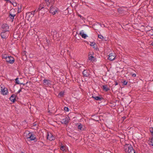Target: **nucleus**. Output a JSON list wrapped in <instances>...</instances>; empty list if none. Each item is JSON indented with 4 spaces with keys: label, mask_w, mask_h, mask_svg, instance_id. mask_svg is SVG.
Segmentation results:
<instances>
[{
    "label": "nucleus",
    "mask_w": 153,
    "mask_h": 153,
    "mask_svg": "<svg viewBox=\"0 0 153 153\" xmlns=\"http://www.w3.org/2000/svg\"><path fill=\"white\" fill-rule=\"evenodd\" d=\"M124 149L125 152L127 153H137L132 146L129 144H126L124 145Z\"/></svg>",
    "instance_id": "1"
},
{
    "label": "nucleus",
    "mask_w": 153,
    "mask_h": 153,
    "mask_svg": "<svg viewBox=\"0 0 153 153\" xmlns=\"http://www.w3.org/2000/svg\"><path fill=\"white\" fill-rule=\"evenodd\" d=\"M26 137L27 140L28 141L33 140L36 139L35 135L31 132L29 133Z\"/></svg>",
    "instance_id": "2"
},
{
    "label": "nucleus",
    "mask_w": 153,
    "mask_h": 153,
    "mask_svg": "<svg viewBox=\"0 0 153 153\" xmlns=\"http://www.w3.org/2000/svg\"><path fill=\"white\" fill-rule=\"evenodd\" d=\"M61 119L62 120L61 122L62 123L66 124L68 123L70 118L68 117L63 116L62 117Z\"/></svg>",
    "instance_id": "3"
},
{
    "label": "nucleus",
    "mask_w": 153,
    "mask_h": 153,
    "mask_svg": "<svg viewBox=\"0 0 153 153\" xmlns=\"http://www.w3.org/2000/svg\"><path fill=\"white\" fill-rule=\"evenodd\" d=\"M58 9L55 7H53V5L50 6V12L51 13L53 14V15H55L57 12Z\"/></svg>",
    "instance_id": "4"
},
{
    "label": "nucleus",
    "mask_w": 153,
    "mask_h": 153,
    "mask_svg": "<svg viewBox=\"0 0 153 153\" xmlns=\"http://www.w3.org/2000/svg\"><path fill=\"white\" fill-rule=\"evenodd\" d=\"M6 61L8 63L13 64L14 62V58L12 56H8L6 59Z\"/></svg>",
    "instance_id": "5"
},
{
    "label": "nucleus",
    "mask_w": 153,
    "mask_h": 153,
    "mask_svg": "<svg viewBox=\"0 0 153 153\" xmlns=\"http://www.w3.org/2000/svg\"><path fill=\"white\" fill-rule=\"evenodd\" d=\"M3 31V32L1 33V38L3 39H6L9 36V32L4 31V30Z\"/></svg>",
    "instance_id": "6"
},
{
    "label": "nucleus",
    "mask_w": 153,
    "mask_h": 153,
    "mask_svg": "<svg viewBox=\"0 0 153 153\" xmlns=\"http://www.w3.org/2000/svg\"><path fill=\"white\" fill-rule=\"evenodd\" d=\"M47 138V139L51 141L54 140L55 139L54 136L50 133H48Z\"/></svg>",
    "instance_id": "7"
},
{
    "label": "nucleus",
    "mask_w": 153,
    "mask_h": 153,
    "mask_svg": "<svg viewBox=\"0 0 153 153\" xmlns=\"http://www.w3.org/2000/svg\"><path fill=\"white\" fill-rule=\"evenodd\" d=\"M1 27L4 29V31L6 32H8L9 26L6 24H4L1 25Z\"/></svg>",
    "instance_id": "8"
},
{
    "label": "nucleus",
    "mask_w": 153,
    "mask_h": 153,
    "mask_svg": "<svg viewBox=\"0 0 153 153\" xmlns=\"http://www.w3.org/2000/svg\"><path fill=\"white\" fill-rule=\"evenodd\" d=\"M48 6H52L54 4V0H45Z\"/></svg>",
    "instance_id": "9"
},
{
    "label": "nucleus",
    "mask_w": 153,
    "mask_h": 153,
    "mask_svg": "<svg viewBox=\"0 0 153 153\" xmlns=\"http://www.w3.org/2000/svg\"><path fill=\"white\" fill-rule=\"evenodd\" d=\"M13 10H11L9 12V18H10L11 19V21L13 22L14 19V17L16 16V15L15 14H12V12Z\"/></svg>",
    "instance_id": "10"
},
{
    "label": "nucleus",
    "mask_w": 153,
    "mask_h": 153,
    "mask_svg": "<svg viewBox=\"0 0 153 153\" xmlns=\"http://www.w3.org/2000/svg\"><path fill=\"white\" fill-rule=\"evenodd\" d=\"M82 74L84 77H88L90 75L89 71L85 69L82 71Z\"/></svg>",
    "instance_id": "11"
},
{
    "label": "nucleus",
    "mask_w": 153,
    "mask_h": 153,
    "mask_svg": "<svg viewBox=\"0 0 153 153\" xmlns=\"http://www.w3.org/2000/svg\"><path fill=\"white\" fill-rule=\"evenodd\" d=\"M101 26V25L100 23L97 22L93 26V28L95 30H97L99 29Z\"/></svg>",
    "instance_id": "12"
},
{
    "label": "nucleus",
    "mask_w": 153,
    "mask_h": 153,
    "mask_svg": "<svg viewBox=\"0 0 153 153\" xmlns=\"http://www.w3.org/2000/svg\"><path fill=\"white\" fill-rule=\"evenodd\" d=\"M45 4V3H42L41 4H40L39 5L38 8L37 9H36V12L39 11L41 9L43 8L44 7Z\"/></svg>",
    "instance_id": "13"
},
{
    "label": "nucleus",
    "mask_w": 153,
    "mask_h": 153,
    "mask_svg": "<svg viewBox=\"0 0 153 153\" xmlns=\"http://www.w3.org/2000/svg\"><path fill=\"white\" fill-rule=\"evenodd\" d=\"M115 58V54L114 53H111L109 54L108 59L111 61L113 60Z\"/></svg>",
    "instance_id": "14"
},
{
    "label": "nucleus",
    "mask_w": 153,
    "mask_h": 153,
    "mask_svg": "<svg viewBox=\"0 0 153 153\" xmlns=\"http://www.w3.org/2000/svg\"><path fill=\"white\" fill-rule=\"evenodd\" d=\"M16 96L14 94L12 95L10 98V100L12 102H14L16 101Z\"/></svg>",
    "instance_id": "15"
},
{
    "label": "nucleus",
    "mask_w": 153,
    "mask_h": 153,
    "mask_svg": "<svg viewBox=\"0 0 153 153\" xmlns=\"http://www.w3.org/2000/svg\"><path fill=\"white\" fill-rule=\"evenodd\" d=\"M92 97L94 98L95 100L98 101H101L103 99L102 97L101 96H100V97H94L92 96Z\"/></svg>",
    "instance_id": "16"
},
{
    "label": "nucleus",
    "mask_w": 153,
    "mask_h": 153,
    "mask_svg": "<svg viewBox=\"0 0 153 153\" xmlns=\"http://www.w3.org/2000/svg\"><path fill=\"white\" fill-rule=\"evenodd\" d=\"M1 91L3 95H6L8 93L7 88H4L3 89H2Z\"/></svg>",
    "instance_id": "17"
},
{
    "label": "nucleus",
    "mask_w": 153,
    "mask_h": 153,
    "mask_svg": "<svg viewBox=\"0 0 153 153\" xmlns=\"http://www.w3.org/2000/svg\"><path fill=\"white\" fill-rule=\"evenodd\" d=\"M35 12H36V10L33 11H32L31 12L28 13L27 14H30V15H29V16L31 18H32V17H33L34 16V14H35Z\"/></svg>",
    "instance_id": "18"
},
{
    "label": "nucleus",
    "mask_w": 153,
    "mask_h": 153,
    "mask_svg": "<svg viewBox=\"0 0 153 153\" xmlns=\"http://www.w3.org/2000/svg\"><path fill=\"white\" fill-rule=\"evenodd\" d=\"M50 81L48 79H44L43 80V83L46 85L50 84Z\"/></svg>",
    "instance_id": "19"
},
{
    "label": "nucleus",
    "mask_w": 153,
    "mask_h": 153,
    "mask_svg": "<svg viewBox=\"0 0 153 153\" xmlns=\"http://www.w3.org/2000/svg\"><path fill=\"white\" fill-rule=\"evenodd\" d=\"M85 69V67L83 65H82L79 67V69L81 71H82Z\"/></svg>",
    "instance_id": "20"
},
{
    "label": "nucleus",
    "mask_w": 153,
    "mask_h": 153,
    "mask_svg": "<svg viewBox=\"0 0 153 153\" xmlns=\"http://www.w3.org/2000/svg\"><path fill=\"white\" fill-rule=\"evenodd\" d=\"M102 87L103 90L106 91H107L109 90V88L107 87V85H104L102 86Z\"/></svg>",
    "instance_id": "21"
},
{
    "label": "nucleus",
    "mask_w": 153,
    "mask_h": 153,
    "mask_svg": "<svg viewBox=\"0 0 153 153\" xmlns=\"http://www.w3.org/2000/svg\"><path fill=\"white\" fill-rule=\"evenodd\" d=\"M79 124L78 125V128L81 131H83L84 130V128L82 127V125L80 123H79Z\"/></svg>",
    "instance_id": "22"
},
{
    "label": "nucleus",
    "mask_w": 153,
    "mask_h": 153,
    "mask_svg": "<svg viewBox=\"0 0 153 153\" xmlns=\"http://www.w3.org/2000/svg\"><path fill=\"white\" fill-rule=\"evenodd\" d=\"M118 12L120 13H123L124 11L123 8H120L118 9Z\"/></svg>",
    "instance_id": "23"
},
{
    "label": "nucleus",
    "mask_w": 153,
    "mask_h": 153,
    "mask_svg": "<svg viewBox=\"0 0 153 153\" xmlns=\"http://www.w3.org/2000/svg\"><path fill=\"white\" fill-rule=\"evenodd\" d=\"M79 34L81 36L82 38L85 39L87 37V35L85 33H82L81 32Z\"/></svg>",
    "instance_id": "24"
},
{
    "label": "nucleus",
    "mask_w": 153,
    "mask_h": 153,
    "mask_svg": "<svg viewBox=\"0 0 153 153\" xmlns=\"http://www.w3.org/2000/svg\"><path fill=\"white\" fill-rule=\"evenodd\" d=\"M19 79V78H17L16 79H15V83H16V84H20V85H21V84H23L22 83H20L19 82V81L18 80ZM25 84H23V85H25Z\"/></svg>",
    "instance_id": "25"
},
{
    "label": "nucleus",
    "mask_w": 153,
    "mask_h": 153,
    "mask_svg": "<svg viewBox=\"0 0 153 153\" xmlns=\"http://www.w3.org/2000/svg\"><path fill=\"white\" fill-rule=\"evenodd\" d=\"M149 130L152 136H153V127L150 128Z\"/></svg>",
    "instance_id": "26"
},
{
    "label": "nucleus",
    "mask_w": 153,
    "mask_h": 153,
    "mask_svg": "<svg viewBox=\"0 0 153 153\" xmlns=\"http://www.w3.org/2000/svg\"><path fill=\"white\" fill-rule=\"evenodd\" d=\"M77 15L78 16V17H79L80 19H81L82 20H84L85 19V18L83 17L81 15L79 14H77Z\"/></svg>",
    "instance_id": "27"
},
{
    "label": "nucleus",
    "mask_w": 153,
    "mask_h": 153,
    "mask_svg": "<svg viewBox=\"0 0 153 153\" xmlns=\"http://www.w3.org/2000/svg\"><path fill=\"white\" fill-rule=\"evenodd\" d=\"M7 55L5 54L2 56V57L3 59H4L6 60V58H7Z\"/></svg>",
    "instance_id": "28"
},
{
    "label": "nucleus",
    "mask_w": 153,
    "mask_h": 153,
    "mask_svg": "<svg viewBox=\"0 0 153 153\" xmlns=\"http://www.w3.org/2000/svg\"><path fill=\"white\" fill-rule=\"evenodd\" d=\"M98 37L101 39H103V37L101 35H98Z\"/></svg>",
    "instance_id": "29"
},
{
    "label": "nucleus",
    "mask_w": 153,
    "mask_h": 153,
    "mask_svg": "<svg viewBox=\"0 0 153 153\" xmlns=\"http://www.w3.org/2000/svg\"><path fill=\"white\" fill-rule=\"evenodd\" d=\"M64 110L65 111H68V110H69V108L67 107H65L64 108Z\"/></svg>",
    "instance_id": "30"
},
{
    "label": "nucleus",
    "mask_w": 153,
    "mask_h": 153,
    "mask_svg": "<svg viewBox=\"0 0 153 153\" xmlns=\"http://www.w3.org/2000/svg\"><path fill=\"white\" fill-rule=\"evenodd\" d=\"M21 11V6H20V7H18V13L20 12Z\"/></svg>",
    "instance_id": "31"
},
{
    "label": "nucleus",
    "mask_w": 153,
    "mask_h": 153,
    "mask_svg": "<svg viewBox=\"0 0 153 153\" xmlns=\"http://www.w3.org/2000/svg\"><path fill=\"white\" fill-rule=\"evenodd\" d=\"M63 95H64V93L62 91L60 92V93H59V95L60 96H62V97Z\"/></svg>",
    "instance_id": "32"
},
{
    "label": "nucleus",
    "mask_w": 153,
    "mask_h": 153,
    "mask_svg": "<svg viewBox=\"0 0 153 153\" xmlns=\"http://www.w3.org/2000/svg\"><path fill=\"white\" fill-rule=\"evenodd\" d=\"M60 149L62 151H64L65 150L64 148V146H62L60 148Z\"/></svg>",
    "instance_id": "33"
},
{
    "label": "nucleus",
    "mask_w": 153,
    "mask_h": 153,
    "mask_svg": "<svg viewBox=\"0 0 153 153\" xmlns=\"http://www.w3.org/2000/svg\"><path fill=\"white\" fill-rule=\"evenodd\" d=\"M127 82H126V81H124L123 82V85H127Z\"/></svg>",
    "instance_id": "34"
},
{
    "label": "nucleus",
    "mask_w": 153,
    "mask_h": 153,
    "mask_svg": "<svg viewBox=\"0 0 153 153\" xmlns=\"http://www.w3.org/2000/svg\"><path fill=\"white\" fill-rule=\"evenodd\" d=\"M95 43L94 42H91L90 44L91 46H94L95 45Z\"/></svg>",
    "instance_id": "35"
},
{
    "label": "nucleus",
    "mask_w": 153,
    "mask_h": 153,
    "mask_svg": "<svg viewBox=\"0 0 153 153\" xmlns=\"http://www.w3.org/2000/svg\"><path fill=\"white\" fill-rule=\"evenodd\" d=\"M152 138L151 139L150 142L151 143L150 144L152 146H153V143H152Z\"/></svg>",
    "instance_id": "36"
},
{
    "label": "nucleus",
    "mask_w": 153,
    "mask_h": 153,
    "mask_svg": "<svg viewBox=\"0 0 153 153\" xmlns=\"http://www.w3.org/2000/svg\"><path fill=\"white\" fill-rule=\"evenodd\" d=\"M94 57L92 56H90L89 57V60H92V59L94 58Z\"/></svg>",
    "instance_id": "37"
},
{
    "label": "nucleus",
    "mask_w": 153,
    "mask_h": 153,
    "mask_svg": "<svg viewBox=\"0 0 153 153\" xmlns=\"http://www.w3.org/2000/svg\"><path fill=\"white\" fill-rule=\"evenodd\" d=\"M75 30V29H73V34H75V33H76L75 34V36L76 35V32H75V31H74Z\"/></svg>",
    "instance_id": "38"
},
{
    "label": "nucleus",
    "mask_w": 153,
    "mask_h": 153,
    "mask_svg": "<svg viewBox=\"0 0 153 153\" xmlns=\"http://www.w3.org/2000/svg\"><path fill=\"white\" fill-rule=\"evenodd\" d=\"M45 41H46V43L45 42V43H46L47 44L49 43V41H48L47 39H46Z\"/></svg>",
    "instance_id": "39"
},
{
    "label": "nucleus",
    "mask_w": 153,
    "mask_h": 153,
    "mask_svg": "<svg viewBox=\"0 0 153 153\" xmlns=\"http://www.w3.org/2000/svg\"><path fill=\"white\" fill-rule=\"evenodd\" d=\"M22 91V88L19 89L17 92V93H19L20 92Z\"/></svg>",
    "instance_id": "40"
},
{
    "label": "nucleus",
    "mask_w": 153,
    "mask_h": 153,
    "mask_svg": "<svg viewBox=\"0 0 153 153\" xmlns=\"http://www.w3.org/2000/svg\"><path fill=\"white\" fill-rule=\"evenodd\" d=\"M132 76H133V77H135L136 76V74H133L132 75Z\"/></svg>",
    "instance_id": "41"
},
{
    "label": "nucleus",
    "mask_w": 153,
    "mask_h": 153,
    "mask_svg": "<svg viewBox=\"0 0 153 153\" xmlns=\"http://www.w3.org/2000/svg\"><path fill=\"white\" fill-rule=\"evenodd\" d=\"M118 84V83L117 82H115V83L114 84V85H117Z\"/></svg>",
    "instance_id": "42"
},
{
    "label": "nucleus",
    "mask_w": 153,
    "mask_h": 153,
    "mask_svg": "<svg viewBox=\"0 0 153 153\" xmlns=\"http://www.w3.org/2000/svg\"><path fill=\"white\" fill-rule=\"evenodd\" d=\"M36 124L35 123H33V126H36Z\"/></svg>",
    "instance_id": "43"
}]
</instances>
